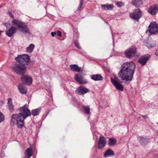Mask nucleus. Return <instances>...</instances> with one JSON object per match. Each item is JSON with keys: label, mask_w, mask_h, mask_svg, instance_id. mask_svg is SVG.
I'll return each mask as SVG.
<instances>
[{"label": "nucleus", "mask_w": 158, "mask_h": 158, "mask_svg": "<svg viewBox=\"0 0 158 158\" xmlns=\"http://www.w3.org/2000/svg\"><path fill=\"white\" fill-rule=\"evenodd\" d=\"M135 66L133 62H127L123 64L118 73L119 78L124 81H131L133 78Z\"/></svg>", "instance_id": "f257e3e1"}, {"label": "nucleus", "mask_w": 158, "mask_h": 158, "mask_svg": "<svg viewBox=\"0 0 158 158\" xmlns=\"http://www.w3.org/2000/svg\"><path fill=\"white\" fill-rule=\"evenodd\" d=\"M25 119L20 114H15L12 115L11 118L10 124L16 125L17 127L22 128L24 125V120Z\"/></svg>", "instance_id": "f03ea898"}, {"label": "nucleus", "mask_w": 158, "mask_h": 158, "mask_svg": "<svg viewBox=\"0 0 158 158\" xmlns=\"http://www.w3.org/2000/svg\"><path fill=\"white\" fill-rule=\"evenodd\" d=\"M12 23L13 25L17 27L20 32L24 34L30 33L28 27L24 23L19 20L14 19L12 20Z\"/></svg>", "instance_id": "7ed1b4c3"}, {"label": "nucleus", "mask_w": 158, "mask_h": 158, "mask_svg": "<svg viewBox=\"0 0 158 158\" xmlns=\"http://www.w3.org/2000/svg\"><path fill=\"white\" fill-rule=\"evenodd\" d=\"M146 33L149 35H157L158 34V24L156 22H151L148 27Z\"/></svg>", "instance_id": "20e7f679"}, {"label": "nucleus", "mask_w": 158, "mask_h": 158, "mask_svg": "<svg viewBox=\"0 0 158 158\" xmlns=\"http://www.w3.org/2000/svg\"><path fill=\"white\" fill-rule=\"evenodd\" d=\"M26 67L24 64H15L12 66V69L15 72L20 75H23L25 73Z\"/></svg>", "instance_id": "39448f33"}, {"label": "nucleus", "mask_w": 158, "mask_h": 158, "mask_svg": "<svg viewBox=\"0 0 158 158\" xmlns=\"http://www.w3.org/2000/svg\"><path fill=\"white\" fill-rule=\"evenodd\" d=\"M16 60L18 63L23 64H27L30 61L29 56L26 54L19 55L15 58Z\"/></svg>", "instance_id": "423d86ee"}, {"label": "nucleus", "mask_w": 158, "mask_h": 158, "mask_svg": "<svg viewBox=\"0 0 158 158\" xmlns=\"http://www.w3.org/2000/svg\"><path fill=\"white\" fill-rule=\"evenodd\" d=\"M20 114L25 118L31 115L30 111L28 109V105L26 104L19 109Z\"/></svg>", "instance_id": "0eeeda50"}, {"label": "nucleus", "mask_w": 158, "mask_h": 158, "mask_svg": "<svg viewBox=\"0 0 158 158\" xmlns=\"http://www.w3.org/2000/svg\"><path fill=\"white\" fill-rule=\"evenodd\" d=\"M137 49L135 46L132 47L125 51V55L129 58H132L137 56Z\"/></svg>", "instance_id": "6e6552de"}, {"label": "nucleus", "mask_w": 158, "mask_h": 158, "mask_svg": "<svg viewBox=\"0 0 158 158\" xmlns=\"http://www.w3.org/2000/svg\"><path fill=\"white\" fill-rule=\"evenodd\" d=\"M130 17L132 19L138 20L142 15V12L139 9H135L133 12L130 13Z\"/></svg>", "instance_id": "1a4fd4ad"}, {"label": "nucleus", "mask_w": 158, "mask_h": 158, "mask_svg": "<svg viewBox=\"0 0 158 158\" xmlns=\"http://www.w3.org/2000/svg\"><path fill=\"white\" fill-rule=\"evenodd\" d=\"M22 81L27 85H30L32 84V78L27 75H22L21 77Z\"/></svg>", "instance_id": "9d476101"}, {"label": "nucleus", "mask_w": 158, "mask_h": 158, "mask_svg": "<svg viewBox=\"0 0 158 158\" xmlns=\"http://www.w3.org/2000/svg\"><path fill=\"white\" fill-rule=\"evenodd\" d=\"M150 56L148 55H146L140 57L138 60V62L142 65H144L146 63L147 61L150 59Z\"/></svg>", "instance_id": "9b49d317"}, {"label": "nucleus", "mask_w": 158, "mask_h": 158, "mask_svg": "<svg viewBox=\"0 0 158 158\" xmlns=\"http://www.w3.org/2000/svg\"><path fill=\"white\" fill-rule=\"evenodd\" d=\"M89 90L86 87L80 86L78 87L75 91L76 93L80 95H83L88 93Z\"/></svg>", "instance_id": "f8f14e48"}, {"label": "nucleus", "mask_w": 158, "mask_h": 158, "mask_svg": "<svg viewBox=\"0 0 158 158\" xmlns=\"http://www.w3.org/2000/svg\"><path fill=\"white\" fill-rule=\"evenodd\" d=\"M148 11L152 15H155L158 12V6L155 4L151 6L148 9Z\"/></svg>", "instance_id": "ddd939ff"}, {"label": "nucleus", "mask_w": 158, "mask_h": 158, "mask_svg": "<svg viewBox=\"0 0 158 158\" xmlns=\"http://www.w3.org/2000/svg\"><path fill=\"white\" fill-rule=\"evenodd\" d=\"M17 30V28L13 26H11L6 31V34L8 36L10 37L16 32Z\"/></svg>", "instance_id": "4468645a"}, {"label": "nucleus", "mask_w": 158, "mask_h": 158, "mask_svg": "<svg viewBox=\"0 0 158 158\" xmlns=\"http://www.w3.org/2000/svg\"><path fill=\"white\" fill-rule=\"evenodd\" d=\"M106 143L105 138L102 135L100 136L98 143V148L100 149H102L105 146Z\"/></svg>", "instance_id": "2eb2a0df"}, {"label": "nucleus", "mask_w": 158, "mask_h": 158, "mask_svg": "<svg viewBox=\"0 0 158 158\" xmlns=\"http://www.w3.org/2000/svg\"><path fill=\"white\" fill-rule=\"evenodd\" d=\"M111 82L118 90L121 91L123 90V85L118 81H116L115 80H114L111 79Z\"/></svg>", "instance_id": "dca6fc26"}, {"label": "nucleus", "mask_w": 158, "mask_h": 158, "mask_svg": "<svg viewBox=\"0 0 158 158\" xmlns=\"http://www.w3.org/2000/svg\"><path fill=\"white\" fill-rule=\"evenodd\" d=\"M74 79L75 80L81 84H85L87 83V81L85 80L81 76H79L78 74L75 75Z\"/></svg>", "instance_id": "f3484780"}, {"label": "nucleus", "mask_w": 158, "mask_h": 158, "mask_svg": "<svg viewBox=\"0 0 158 158\" xmlns=\"http://www.w3.org/2000/svg\"><path fill=\"white\" fill-rule=\"evenodd\" d=\"M19 89L20 93L22 94H26L27 92V89L24 85L19 84Z\"/></svg>", "instance_id": "a211bd4d"}, {"label": "nucleus", "mask_w": 158, "mask_h": 158, "mask_svg": "<svg viewBox=\"0 0 158 158\" xmlns=\"http://www.w3.org/2000/svg\"><path fill=\"white\" fill-rule=\"evenodd\" d=\"M91 77L92 80L95 81H101L103 79V77L99 74L92 75Z\"/></svg>", "instance_id": "6ab92c4d"}, {"label": "nucleus", "mask_w": 158, "mask_h": 158, "mask_svg": "<svg viewBox=\"0 0 158 158\" xmlns=\"http://www.w3.org/2000/svg\"><path fill=\"white\" fill-rule=\"evenodd\" d=\"M132 4L136 7H139L143 3L142 0H133Z\"/></svg>", "instance_id": "aec40b11"}, {"label": "nucleus", "mask_w": 158, "mask_h": 158, "mask_svg": "<svg viewBox=\"0 0 158 158\" xmlns=\"http://www.w3.org/2000/svg\"><path fill=\"white\" fill-rule=\"evenodd\" d=\"M70 67L71 69L74 71L79 72L81 69V67H79L76 64L71 65Z\"/></svg>", "instance_id": "412c9836"}, {"label": "nucleus", "mask_w": 158, "mask_h": 158, "mask_svg": "<svg viewBox=\"0 0 158 158\" xmlns=\"http://www.w3.org/2000/svg\"><path fill=\"white\" fill-rule=\"evenodd\" d=\"M114 155V153L113 151L111 149H108L105 152L104 154V156L106 157Z\"/></svg>", "instance_id": "4be33fe9"}, {"label": "nucleus", "mask_w": 158, "mask_h": 158, "mask_svg": "<svg viewBox=\"0 0 158 158\" xmlns=\"http://www.w3.org/2000/svg\"><path fill=\"white\" fill-rule=\"evenodd\" d=\"M25 155L27 156L26 158H29L32 155V149L31 148H27L26 151Z\"/></svg>", "instance_id": "5701e85b"}, {"label": "nucleus", "mask_w": 158, "mask_h": 158, "mask_svg": "<svg viewBox=\"0 0 158 158\" xmlns=\"http://www.w3.org/2000/svg\"><path fill=\"white\" fill-rule=\"evenodd\" d=\"M116 143V139L113 138H110L108 140V144L110 146L114 145Z\"/></svg>", "instance_id": "b1692460"}, {"label": "nucleus", "mask_w": 158, "mask_h": 158, "mask_svg": "<svg viewBox=\"0 0 158 158\" xmlns=\"http://www.w3.org/2000/svg\"><path fill=\"white\" fill-rule=\"evenodd\" d=\"M8 108L9 110L11 111H13L14 110V108L12 104V99L11 98H9L8 100Z\"/></svg>", "instance_id": "393cba45"}, {"label": "nucleus", "mask_w": 158, "mask_h": 158, "mask_svg": "<svg viewBox=\"0 0 158 158\" xmlns=\"http://www.w3.org/2000/svg\"><path fill=\"white\" fill-rule=\"evenodd\" d=\"M40 110L41 109L40 108L34 109L31 110V113L34 116H35L39 115Z\"/></svg>", "instance_id": "a878e982"}, {"label": "nucleus", "mask_w": 158, "mask_h": 158, "mask_svg": "<svg viewBox=\"0 0 158 158\" xmlns=\"http://www.w3.org/2000/svg\"><path fill=\"white\" fill-rule=\"evenodd\" d=\"M35 47V45L33 44H31L27 48L26 52L28 53H31Z\"/></svg>", "instance_id": "bb28decb"}, {"label": "nucleus", "mask_w": 158, "mask_h": 158, "mask_svg": "<svg viewBox=\"0 0 158 158\" xmlns=\"http://www.w3.org/2000/svg\"><path fill=\"white\" fill-rule=\"evenodd\" d=\"M83 109L85 110L84 113L88 114H90V109L89 107L84 106Z\"/></svg>", "instance_id": "cd10ccee"}, {"label": "nucleus", "mask_w": 158, "mask_h": 158, "mask_svg": "<svg viewBox=\"0 0 158 158\" xmlns=\"http://www.w3.org/2000/svg\"><path fill=\"white\" fill-rule=\"evenodd\" d=\"M4 116L1 112H0V123L4 120Z\"/></svg>", "instance_id": "c85d7f7f"}, {"label": "nucleus", "mask_w": 158, "mask_h": 158, "mask_svg": "<svg viewBox=\"0 0 158 158\" xmlns=\"http://www.w3.org/2000/svg\"><path fill=\"white\" fill-rule=\"evenodd\" d=\"M116 4L117 6L120 7L123 6L124 4L122 2H118L116 3Z\"/></svg>", "instance_id": "c756f323"}, {"label": "nucleus", "mask_w": 158, "mask_h": 158, "mask_svg": "<svg viewBox=\"0 0 158 158\" xmlns=\"http://www.w3.org/2000/svg\"><path fill=\"white\" fill-rule=\"evenodd\" d=\"M113 7V6L112 4L107 5V10H111Z\"/></svg>", "instance_id": "7c9ffc66"}, {"label": "nucleus", "mask_w": 158, "mask_h": 158, "mask_svg": "<svg viewBox=\"0 0 158 158\" xmlns=\"http://www.w3.org/2000/svg\"><path fill=\"white\" fill-rule=\"evenodd\" d=\"M101 6L104 10H107V5H102Z\"/></svg>", "instance_id": "2f4dec72"}, {"label": "nucleus", "mask_w": 158, "mask_h": 158, "mask_svg": "<svg viewBox=\"0 0 158 158\" xmlns=\"http://www.w3.org/2000/svg\"><path fill=\"white\" fill-rule=\"evenodd\" d=\"M4 25L6 27V28H7L10 26V23H4Z\"/></svg>", "instance_id": "473e14b6"}, {"label": "nucleus", "mask_w": 158, "mask_h": 158, "mask_svg": "<svg viewBox=\"0 0 158 158\" xmlns=\"http://www.w3.org/2000/svg\"><path fill=\"white\" fill-rule=\"evenodd\" d=\"M83 4V0H81V2L80 3V6L78 8V9L79 10H80V9L81 8V6Z\"/></svg>", "instance_id": "72a5a7b5"}, {"label": "nucleus", "mask_w": 158, "mask_h": 158, "mask_svg": "<svg viewBox=\"0 0 158 158\" xmlns=\"http://www.w3.org/2000/svg\"><path fill=\"white\" fill-rule=\"evenodd\" d=\"M111 79H112L114 80H115L116 81H117L118 80V78L117 77H115L114 78L111 77Z\"/></svg>", "instance_id": "f704fd0d"}, {"label": "nucleus", "mask_w": 158, "mask_h": 158, "mask_svg": "<svg viewBox=\"0 0 158 158\" xmlns=\"http://www.w3.org/2000/svg\"><path fill=\"white\" fill-rule=\"evenodd\" d=\"M75 44L76 46V47H77L78 48H79V43L78 42H75Z\"/></svg>", "instance_id": "c9c22d12"}, {"label": "nucleus", "mask_w": 158, "mask_h": 158, "mask_svg": "<svg viewBox=\"0 0 158 158\" xmlns=\"http://www.w3.org/2000/svg\"><path fill=\"white\" fill-rule=\"evenodd\" d=\"M8 13L10 15V16L12 18H14V16H13V15H12V14L10 12H8Z\"/></svg>", "instance_id": "e433bc0d"}, {"label": "nucleus", "mask_w": 158, "mask_h": 158, "mask_svg": "<svg viewBox=\"0 0 158 158\" xmlns=\"http://www.w3.org/2000/svg\"><path fill=\"white\" fill-rule=\"evenodd\" d=\"M57 35L60 37H61V32L60 31H58L57 33Z\"/></svg>", "instance_id": "4c0bfd02"}, {"label": "nucleus", "mask_w": 158, "mask_h": 158, "mask_svg": "<svg viewBox=\"0 0 158 158\" xmlns=\"http://www.w3.org/2000/svg\"><path fill=\"white\" fill-rule=\"evenodd\" d=\"M56 32H52L51 33V35L52 37H54L55 35H56Z\"/></svg>", "instance_id": "58836bf2"}, {"label": "nucleus", "mask_w": 158, "mask_h": 158, "mask_svg": "<svg viewBox=\"0 0 158 158\" xmlns=\"http://www.w3.org/2000/svg\"><path fill=\"white\" fill-rule=\"evenodd\" d=\"M155 54L156 56H158V49L157 50L156 52L155 53Z\"/></svg>", "instance_id": "ea45409f"}, {"label": "nucleus", "mask_w": 158, "mask_h": 158, "mask_svg": "<svg viewBox=\"0 0 158 158\" xmlns=\"http://www.w3.org/2000/svg\"><path fill=\"white\" fill-rule=\"evenodd\" d=\"M3 32L2 31L0 30V36L1 35V34Z\"/></svg>", "instance_id": "a19ab883"}]
</instances>
